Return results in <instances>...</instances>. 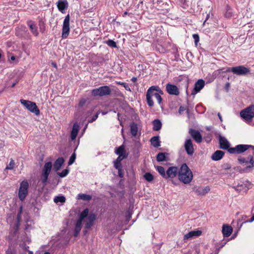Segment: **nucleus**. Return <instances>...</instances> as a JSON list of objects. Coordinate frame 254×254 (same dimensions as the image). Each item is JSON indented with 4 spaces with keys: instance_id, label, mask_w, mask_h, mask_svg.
<instances>
[{
    "instance_id": "obj_14",
    "label": "nucleus",
    "mask_w": 254,
    "mask_h": 254,
    "mask_svg": "<svg viewBox=\"0 0 254 254\" xmlns=\"http://www.w3.org/2000/svg\"><path fill=\"white\" fill-rule=\"evenodd\" d=\"M166 90L169 94L178 95L179 94V90L178 87L171 84H167L166 85Z\"/></svg>"
},
{
    "instance_id": "obj_59",
    "label": "nucleus",
    "mask_w": 254,
    "mask_h": 254,
    "mask_svg": "<svg viewBox=\"0 0 254 254\" xmlns=\"http://www.w3.org/2000/svg\"><path fill=\"white\" fill-rule=\"evenodd\" d=\"M230 166H228L227 167V169H230Z\"/></svg>"
},
{
    "instance_id": "obj_3",
    "label": "nucleus",
    "mask_w": 254,
    "mask_h": 254,
    "mask_svg": "<svg viewBox=\"0 0 254 254\" xmlns=\"http://www.w3.org/2000/svg\"><path fill=\"white\" fill-rule=\"evenodd\" d=\"M89 210L87 208L84 209L80 214L79 217L78 219L77 220L76 223L75 224V229H74V236L76 237L78 235L80 232L81 227H82V222L83 220L86 218L88 214Z\"/></svg>"
},
{
    "instance_id": "obj_28",
    "label": "nucleus",
    "mask_w": 254,
    "mask_h": 254,
    "mask_svg": "<svg viewBox=\"0 0 254 254\" xmlns=\"http://www.w3.org/2000/svg\"><path fill=\"white\" fill-rule=\"evenodd\" d=\"M244 166L246 168H252L254 167V160L252 156L249 157V160L246 162Z\"/></svg>"
},
{
    "instance_id": "obj_54",
    "label": "nucleus",
    "mask_w": 254,
    "mask_h": 254,
    "mask_svg": "<svg viewBox=\"0 0 254 254\" xmlns=\"http://www.w3.org/2000/svg\"><path fill=\"white\" fill-rule=\"evenodd\" d=\"M53 66H54L55 67H57V64L56 63H52Z\"/></svg>"
},
{
    "instance_id": "obj_45",
    "label": "nucleus",
    "mask_w": 254,
    "mask_h": 254,
    "mask_svg": "<svg viewBox=\"0 0 254 254\" xmlns=\"http://www.w3.org/2000/svg\"><path fill=\"white\" fill-rule=\"evenodd\" d=\"M232 15V12L231 10H230V9L228 10L225 13V16L226 17L229 18V17H231Z\"/></svg>"
},
{
    "instance_id": "obj_20",
    "label": "nucleus",
    "mask_w": 254,
    "mask_h": 254,
    "mask_svg": "<svg viewBox=\"0 0 254 254\" xmlns=\"http://www.w3.org/2000/svg\"><path fill=\"white\" fill-rule=\"evenodd\" d=\"M219 143L220 148L223 149H229L230 147V144L228 141L224 137L220 136L219 137Z\"/></svg>"
},
{
    "instance_id": "obj_37",
    "label": "nucleus",
    "mask_w": 254,
    "mask_h": 254,
    "mask_svg": "<svg viewBox=\"0 0 254 254\" xmlns=\"http://www.w3.org/2000/svg\"><path fill=\"white\" fill-rule=\"evenodd\" d=\"M106 43L110 47H116L117 44L115 42L112 40H109L106 42Z\"/></svg>"
},
{
    "instance_id": "obj_21",
    "label": "nucleus",
    "mask_w": 254,
    "mask_h": 254,
    "mask_svg": "<svg viewBox=\"0 0 254 254\" xmlns=\"http://www.w3.org/2000/svg\"><path fill=\"white\" fill-rule=\"evenodd\" d=\"M28 25L29 27L30 30L32 33L35 36H38L39 35V32L37 30V27L35 23L32 21H29L28 23Z\"/></svg>"
},
{
    "instance_id": "obj_38",
    "label": "nucleus",
    "mask_w": 254,
    "mask_h": 254,
    "mask_svg": "<svg viewBox=\"0 0 254 254\" xmlns=\"http://www.w3.org/2000/svg\"><path fill=\"white\" fill-rule=\"evenodd\" d=\"M15 165V163L13 160H11L9 164L6 167V169L12 170L13 169Z\"/></svg>"
},
{
    "instance_id": "obj_51",
    "label": "nucleus",
    "mask_w": 254,
    "mask_h": 254,
    "mask_svg": "<svg viewBox=\"0 0 254 254\" xmlns=\"http://www.w3.org/2000/svg\"><path fill=\"white\" fill-rule=\"evenodd\" d=\"M218 116L219 117V118L220 121L222 122V118L219 113L218 114Z\"/></svg>"
},
{
    "instance_id": "obj_1",
    "label": "nucleus",
    "mask_w": 254,
    "mask_h": 254,
    "mask_svg": "<svg viewBox=\"0 0 254 254\" xmlns=\"http://www.w3.org/2000/svg\"><path fill=\"white\" fill-rule=\"evenodd\" d=\"M193 175L192 171L186 164L184 163L179 167V180L185 185H189L192 182Z\"/></svg>"
},
{
    "instance_id": "obj_50",
    "label": "nucleus",
    "mask_w": 254,
    "mask_h": 254,
    "mask_svg": "<svg viewBox=\"0 0 254 254\" xmlns=\"http://www.w3.org/2000/svg\"><path fill=\"white\" fill-rule=\"evenodd\" d=\"M137 80L136 77H133L131 78V81L133 82H135Z\"/></svg>"
},
{
    "instance_id": "obj_19",
    "label": "nucleus",
    "mask_w": 254,
    "mask_h": 254,
    "mask_svg": "<svg viewBox=\"0 0 254 254\" xmlns=\"http://www.w3.org/2000/svg\"><path fill=\"white\" fill-rule=\"evenodd\" d=\"M202 232L200 230L192 231L184 235V239L187 240L194 238L195 237H198L201 235Z\"/></svg>"
},
{
    "instance_id": "obj_25",
    "label": "nucleus",
    "mask_w": 254,
    "mask_h": 254,
    "mask_svg": "<svg viewBox=\"0 0 254 254\" xmlns=\"http://www.w3.org/2000/svg\"><path fill=\"white\" fill-rule=\"evenodd\" d=\"M64 163V159L63 158H59L55 162L54 168L56 171L60 170Z\"/></svg>"
},
{
    "instance_id": "obj_44",
    "label": "nucleus",
    "mask_w": 254,
    "mask_h": 254,
    "mask_svg": "<svg viewBox=\"0 0 254 254\" xmlns=\"http://www.w3.org/2000/svg\"><path fill=\"white\" fill-rule=\"evenodd\" d=\"M127 156H119L117 159L115 161L118 163H121V162Z\"/></svg>"
},
{
    "instance_id": "obj_53",
    "label": "nucleus",
    "mask_w": 254,
    "mask_h": 254,
    "mask_svg": "<svg viewBox=\"0 0 254 254\" xmlns=\"http://www.w3.org/2000/svg\"><path fill=\"white\" fill-rule=\"evenodd\" d=\"M230 71H231V68H230V67H228V68L226 69V72H230Z\"/></svg>"
},
{
    "instance_id": "obj_55",
    "label": "nucleus",
    "mask_w": 254,
    "mask_h": 254,
    "mask_svg": "<svg viewBox=\"0 0 254 254\" xmlns=\"http://www.w3.org/2000/svg\"><path fill=\"white\" fill-rule=\"evenodd\" d=\"M236 190H239V186H237V188H236ZM241 190V189H240V190Z\"/></svg>"
},
{
    "instance_id": "obj_46",
    "label": "nucleus",
    "mask_w": 254,
    "mask_h": 254,
    "mask_svg": "<svg viewBox=\"0 0 254 254\" xmlns=\"http://www.w3.org/2000/svg\"><path fill=\"white\" fill-rule=\"evenodd\" d=\"M118 170L119 176L121 178H123L124 177V173H123V170L122 169V168L119 169H118Z\"/></svg>"
},
{
    "instance_id": "obj_15",
    "label": "nucleus",
    "mask_w": 254,
    "mask_h": 254,
    "mask_svg": "<svg viewBox=\"0 0 254 254\" xmlns=\"http://www.w3.org/2000/svg\"><path fill=\"white\" fill-rule=\"evenodd\" d=\"M184 146L185 149L189 155H192L193 153L194 149L192 141L190 139H188L186 140Z\"/></svg>"
},
{
    "instance_id": "obj_22",
    "label": "nucleus",
    "mask_w": 254,
    "mask_h": 254,
    "mask_svg": "<svg viewBox=\"0 0 254 254\" xmlns=\"http://www.w3.org/2000/svg\"><path fill=\"white\" fill-rule=\"evenodd\" d=\"M79 127L77 123H75L73 125L71 131L70 137L72 140H73L76 138L79 131Z\"/></svg>"
},
{
    "instance_id": "obj_42",
    "label": "nucleus",
    "mask_w": 254,
    "mask_h": 254,
    "mask_svg": "<svg viewBox=\"0 0 254 254\" xmlns=\"http://www.w3.org/2000/svg\"><path fill=\"white\" fill-rule=\"evenodd\" d=\"M117 83L118 84L122 85H123V86H124V87L125 88V89L127 90H128L129 91H131L129 87L127 84H126L125 83L122 82H117Z\"/></svg>"
},
{
    "instance_id": "obj_5",
    "label": "nucleus",
    "mask_w": 254,
    "mask_h": 254,
    "mask_svg": "<svg viewBox=\"0 0 254 254\" xmlns=\"http://www.w3.org/2000/svg\"><path fill=\"white\" fill-rule=\"evenodd\" d=\"M241 117L246 121H251L254 117V105H251L240 112Z\"/></svg>"
},
{
    "instance_id": "obj_13",
    "label": "nucleus",
    "mask_w": 254,
    "mask_h": 254,
    "mask_svg": "<svg viewBox=\"0 0 254 254\" xmlns=\"http://www.w3.org/2000/svg\"><path fill=\"white\" fill-rule=\"evenodd\" d=\"M210 191V188L208 186L204 187H195L194 188V191L196 194L199 195H204Z\"/></svg>"
},
{
    "instance_id": "obj_31",
    "label": "nucleus",
    "mask_w": 254,
    "mask_h": 254,
    "mask_svg": "<svg viewBox=\"0 0 254 254\" xmlns=\"http://www.w3.org/2000/svg\"><path fill=\"white\" fill-rule=\"evenodd\" d=\"M151 143L152 145H153L154 147H158L160 146V141L159 137L158 136H154L152 137L151 140Z\"/></svg>"
},
{
    "instance_id": "obj_30",
    "label": "nucleus",
    "mask_w": 254,
    "mask_h": 254,
    "mask_svg": "<svg viewBox=\"0 0 254 254\" xmlns=\"http://www.w3.org/2000/svg\"><path fill=\"white\" fill-rule=\"evenodd\" d=\"M130 131L133 136H135L137 135L138 127L136 124L133 123L130 125Z\"/></svg>"
},
{
    "instance_id": "obj_57",
    "label": "nucleus",
    "mask_w": 254,
    "mask_h": 254,
    "mask_svg": "<svg viewBox=\"0 0 254 254\" xmlns=\"http://www.w3.org/2000/svg\"><path fill=\"white\" fill-rule=\"evenodd\" d=\"M15 84H16V83H13V84H12V85L11 87H14V86H15Z\"/></svg>"
},
{
    "instance_id": "obj_7",
    "label": "nucleus",
    "mask_w": 254,
    "mask_h": 254,
    "mask_svg": "<svg viewBox=\"0 0 254 254\" xmlns=\"http://www.w3.org/2000/svg\"><path fill=\"white\" fill-rule=\"evenodd\" d=\"M29 185L27 181H22L20 185L18 191V197L19 199L23 201L28 194V189Z\"/></svg>"
},
{
    "instance_id": "obj_35",
    "label": "nucleus",
    "mask_w": 254,
    "mask_h": 254,
    "mask_svg": "<svg viewBox=\"0 0 254 254\" xmlns=\"http://www.w3.org/2000/svg\"><path fill=\"white\" fill-rule=\"evenodd\" d=\"M66 198L64 196H57L54 199V201L56 203L61 202L62 203L65 202Z\"/></svg>"
},
{
    "instance_id": "obj_2",
    "label": "nucleus",
    "mask_w": 254,
    "mask_h": 254,
    "mask_svg": "<svg viewBox=\"0 0 254 254\" xmlns=\"http://www.w3.org/2000/svg\"><path fill=\"white\" fill-rule=\"evenodd\" d=\"M163 94V92L159 87L156 86L150 87L147 90L146 94V99L148 105L152 107L154 105V99H156L159 104L162 102V98L161 95Z\"/></svg>"
},
{
    "instance_id": "obj_61",
    "label": "nucleus",
    "mask_w": 254,
    "mask_h": 254,
    "mask_svg": "<svg viewBox=\"0 0 254 254\" xmlns=\"http://www.w3.org/2000/svg\"><path fill=\"white\" fill-rule=\"evenodd\" d=\"M1 54L0 53V59L1 58Z\"/></svg>"
},
{
    "instance_id": "obj_41",
    "label": "nucleus",
    "mask_w": 254,
    "mask_h": 254,
    "mask_svg": "<svg viewBox=\"0 0 254 254\" xmlns=\"http://www.w3.org/2000/svg\"><path fill=\"white\" fill-rule=\"evenodd\" d=\"M192 37L194 39L195 44L196 46H197V43L199 42V35L197 34H193Z\"/></svg>"
},
{
    "instance_id": "obj_58",
    "label": "nucleus",
    "mask_w": 254,
    "mask_h": 254,
    "mask_svg": "<svg viewBox=\"0 0 254 254\" xmlns=\"http://www.w3.org/2000/svg\"><path fill=\"white\" fill-rule=\"evenodd\" d=\"M181 111H183V109H182V108L181 107V108H180V112H181Z\"/></svg>"
},
{
    "instance_id": "obj_39",
    "label": "nucleus",
    "mask_w": 254,
    "mask_h": 254,
    "mask_svg": "<svg viewBox=\"0 0 254 254\" xmlns=\"http://www.w3.org/2000/svg\"><path fill=\"white\" fill-rule=\"evenodd\" d=\"M76 158V154L75 153H73L71 157H70L69 160L68 161V165H70L73 163Z\"/></svg>"
},
{
    "instance_id": "obj_12",
    "label": "nucleus",
    "mask_w": 254,
    "mask_h": 254,
    "mask_svg": "<svg viewBox=\"0 0 254 254\" xmlns=\"http://www.w3.org/2000/svg\"><path fill=\"white\" fill-rule=\"evenodd\" d=\"M249 146H250L248 145H238L235 147L229 148L228 151L230 153H241L247 150Z\"/></svg>"
},
{
    "instance_id": "obj_32",
    "label": "nucleus",
    "mask_w": 254,
    "mask_h": 254,
    "mask_svg": "<svg viewBox=\"0 0 254 254\" xmlns=\"http://www.w3.org/2000/svg\"><path fill=\"white\" fill-rule=\"evenodd\" d=\"M77 199H83L84 200H89L91 199V196L88 194L79 193L77 196Z\"/></svg>"
},
{
    "instance_id": "obj_49",
    "label": "nucleus",
    "mask_w": 254,
    "mask_h": 254,
    "mask_svg": "<svg viewBox=\"0 0 254 254\" xmlns=\"http://www.w3.org/2000/svg\"><path fill=\"white\" fill-rule=\"evenodd\" d=\"M254 221V213L252 217L250 219V220L249 221V222H252Z\"/></svg>"
},
{
    "instance_id": "obj_48",
    "label": "nucleus",
    "mask_w": 254,
    "mask_h": 254,
    "mask_svg": "<svg viewBox=\"0 0 254 254\" xmlns=\"http://www.w3.org/2000/svg\"><path fill=\"white\" fill-rule=\"evenodd\" d=\"M98 116V114L97 113L92 119L91 121H89V122H93V121H95Z\"/></svg>"
},
{
    "instance_id": "obj_23",
    "label": "nucleus",
    "mask_w": 254,
    "mask_h": 254,
    "mask_svg": "<svg viewBox=\"0 0 254 254\" xmlns=\"http://www.w3.org/2000/svg\"><path fill=\"white\" fill-rule=\"evenodd\" d=\"M224 153L221 150H217L211 156V159L214 161H218L222 159Z\"/></svg>"
},
{
    "instance_id": "obj_60",
    "label": "nucleus",
    "mask_w": 254,
    "mask_h": 254,
    "mask_svg": "<svg viewBox=\"0 0 254 254\" xmlns=\"http://www.w3.org/2000/svg\"><path fill=\"white\" fill-rule=\"evenodd\" d=\"M29 254H33L32 252H29Z\"/></svg>"
},
{
    "instance_id": "obj_56",
    "label": "nucleus",
    "mask_w": 254,
    "mask_h": 254,
    "mask_svg": "<svg viewBox=\"0 0 254 254\" xmlns=\"http://www.w3.org/2000/svg\"><path fill=\"white\" fill-rule=\"evenodd\" d=\"M44 254H51L49 252H45Z\"/></svg>"
},
{
    "instance_id": "obj_47",
    "label": "nucleus",
    "mask_w": 254,
    "mask_h": 254,
    "mask_svg": "<svg viewBox=\"0 0 254 254\" xmlns=\"http://www.w3.org/2000/svg\"><path fill=\"white\" fill-rule=\"evenodd\" d=\"M238 160H239V161L240 162V163H244V164H245L246 162H247V160H246L244 158H239Z\"/></svg>"
},
{
    "instance_id": "obj_4",
    "label": "nucleus",
    "mask_w": 254,
    "mask_h": 254,
    "mask_svg": "<svg viewBox=\"0 0 254 254\" xmlns=\"http://www.w3.org/2000/svg\"><path fill=\"white\" fill-rule=\"evenodd\" d=\"M20 102L21 104L31 113H34L37 116L40 115V110L38 109L35 103L24 99H21Z\"/></svg>"
},
{
    "instance_id": "obj_10",
    "label": "nucleus",
    "mask_w": 254,
    "mask_h": 254,
    "mask_svg": "<svg viewBox=\"0 0 254 254\" xmlns=\"http://www.w3.org/2000/svg\"><path fill=\"white\" fill-rule=\"evenodd\" d=\"M231 71L239 75H246L250 72V69L243 65L232 67L231 68Z\"/></svg>"
},
{
    "instance_id": "obj_6",
    "label": "nucleus",
    "mask_w": 254,
    "mask_h": 254,
    "mask_svg": "<svg viewBox=\"0 0 254 254\" xmlns=\"http://www.w3.org/2000/svg\"><path fill=\"white\" fill-rule=\"evenodd\" d=\"M111 90L109 86H103L92 90V95L94 96H103L109 95Z\"/></svg>"
},
{
    "instance_id": "obj_11",
    "label": "nucleus",
    "mask_w": 254,
    "mask_h": 254,
    "mask_svg": "<svg viewBox=\"0 0 254 254\" xmlns=\"http://www.w3.org/2000/svg\"><path fill=\"white\" fill-rule=\"evenodd\" d=\"M179 172V168L177 167L173 166L169 167L166 171V179H173L176 176L178 177Z\"/></svg>"
},
{
    "instance_id": "obj_33",
    "label": "nucleus",
    "mask_w": 254,
    "mask_h": 254,
    "mask_svg": "<svg viewBox=\"0 0 254 254\" xmlns=\"http://www.w3.org/2000/svg\"><path fill=\"white\" fill-rule=\"evenodd\" d=\"M156 170L159 173V174L165 179L166 178V171H165L164 168L162 166L156 167Z\"/></svg>"
},
{
    "instance_id": "obj_40",
    "label": "nucleus",
    "mask_w": 254,
    "mask_h": 254,
    "mask_svg": "<svg viewBox=\"0 0 254 254\" xmlns=\"http://www.w3.org/2000/svg\"><path fill=\"white\" fill-rule=\"evenodd\" d=\"M69 172L68 169L64 170L61 173H58V175L61 177H64L66 176Z\"/></svg>"
},
{
    "instance_id": "obj_34",
    "label": "nucleus",
    "mask_w": 254,
    "mask_h": 254,
    "mask_svg": "<svg viewBox=\"0 0 254 254\" xmlns=\"http://www.w3.org/2000/svg\"><path fill=\"white\" fill-rule=\"evenodd\" d=\"M167 153H159L158 154L156 159L158 161L161 162L166 160Z\"/></svg>"
},
{
    "instance_id": "obj_18",
    "label": "nucleus",
    "mask_w": 254,
    "mask_h": 254,
    "mask_svg": "<svg viewBox=\"0 0 254 254\" xmlns=\"http://www.w3.org/2000/svg\"><path fill=\"white\" fill-rule=\"evenodd\" d=\"M190 133L196 142L197 143H200L201 142L202 136L198 131L194 129H190Z\"/></svg>"
},
{
    "instance_id": "obj_29",
    "label": "nucleus",
    "mask_w": 254,
    "mask_h": 254,
    "mask_svg": "<svg viewBox=\"0 0 254 254\" xmlns=\"http://www.w3.org/2000/svg\"><path fill=\"white\" fill-rule=\"evenodd\" d=\"M153 129L154 130H158L161 129L162 127V124L160 120H155L153 121Z\"/></svg>"
},
{
    "instance_id": "obj_36",
    "label": "nucleus",
    "mask_w": 254,
    "mask_h": 254,
    "mask_svg": "<svg viewBox=\"0 0 254 254\" xmlns=\"http://www.w3.org/2000/svg\"><path fill=\"white\" fill-rule=\"evenodd\" d=\"M145 180L148 182H151L153 180V176L149 173H145L144 175Z\"/></svg>"
},
{
    "instance_id": "obj_17",
    "label": "nucleus",
    "mask_w": 254,
    "mask_h": 254,
    "mask_svg": "<svg viewBox=\"0 0 254 254\" xmlns=\"http://www.w3.org/2000/svg\"><path fill=\"white\" fill-rule=\"evenodd\" d=\"M68 6L67 0H59L57 2L58 9L63 13H64V10Z\"/></svg>"
},
{
    "instance_id": "obj_8",
    "label": "nucleus",
    "mask_w": 254,
    "mask_h": 254,
    "mask_svg": "<svg viewBox=\"0 0 254 254\" xmlns=\"http://www.w3.org/2000/svg\"><path fill=\"white\" fill-rule=\"evenodd\" d=\"M69 20L70 17L69 14H67L63 22V28H62V35L63 39L67 38L69 35L70 27H69Z\"/></svg>"
},
{
    "instance_id": "obj_27",
    "label": "nucleus",
    "mask_w": 254,
    "mask_h": 254,
    "mask_svg": "<svg viewBox=\"0 0 254 254\" xmlns=\"http://www.w3.org/2000/svg\"><path fill=\"white\" fill-rule=\"evenodd\" d=\"M115 153L119 156H127L124 145H121L115 151Z\"/></svg>"
},
{
    "instance_id": "obj_24",
    "label": "nucleus",
    "mask_w": 254,
    "mask_h": 254,
    "mask_svg": "<svg viewBox=\"0 0 254 254\" xmlns=\"http://www.w3.org/2000/svg\"><path fill=\"white\" fill-rule=\"evenodd\" d=\"M232 228L228 225H223L222 228V233L224 237H229L232 232Z\"/></svg>"
},
{
    "instance_id": "obj_26",
    "label": "nucleus",
    "mask_w": 254,
    "mask_h": 254,
    "mask_svg": "<svg viewBox=\"0 0 254 254\" xmlns=\"http://www.w3.org/2000/svg\"><path fill=\"white\" fill-rule=\"evenodd\" d=\"M95 218L96 216L94 214H91L88 216L87 218L88 222L86 224L85 226L86 228H90L91 226V225H92V223L95 220Z\"/></svg>"
},
{
    "instance_id": "obj_9",
    "label": "nucleus",
    "mask_w": 254,
    "mask_h": 254,
    "mask_svg": "<svg viewBox=\"0 0 254 254\" xmlns=\"http://www.w3.org/2000/svg\"><path fill=\"white\" fill-rule=\"evenodd\" d=\"M52 167L51 162H48L45 164L42 170L41 180L43 183H45L48 180V176L51 172Z\"/></svg>"
},
{
    "instance_id": "obj_43",
    "label": "nucleus",
    "mask_w": 254,
    "mask_h": 254,
    "mask_svg": "<svg viewBox=\"0 0 254 254\" xmlns=\"http://www.w3.org/2000/svg\"><path fill=\"white\" fill-rule=\"evenodd\" d=\"M114 167L117 170L122 168V166H121V163H118V162H116L115 161H114Z\"/></svg>"
},
{
    "instance_id": "obj_16",
    "label": "nucleus",
    "mask_w": 254,
    "mask_h": 254,
    "mask_svg": "<svg viewBox=\"0 0 254 254\" xmlns=\"http://www.w3.org/2000/svg\"><path fill=\"white\" fill-rule=\"evenodd\" d=\"M204 86V81L202 79H199L195 84L194 88L192 92V94H196L203 88Z\"/></svg>"
},
{
    "instance_id": "obj_52",
    "label": "nucleus",
    "mask_w": 254,
    "mask_h": 254,
    "mask_svg": "<svg viewBox=\"0 0 254 254\" xmlns=\"http://www.w3.org/2000/svg\"><path fill=\"white\" fill-rule=\"evenodd\" d=\"M10 60H11V61H14V60H15V56H11V57H10Z\"/></svg>"
}]
</instances>
